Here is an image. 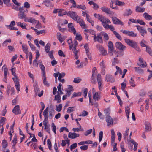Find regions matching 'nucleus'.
Returning <instances> with one entry per match:
<instances>
[{"mask_svg": "<svg viewBox=\"0 0 152 152\" xmlns=\"http://www.w3.org/2000/svg\"><path fill=\"white\" fill-rule=\"evenodd\" d=\"M62 86V85L60 83L59 84V85L57 86L58 90V91H57V92L59 93V94L62 95L63 94V92H62V90H61V87Z\"/></svg>", "mask_w": 152, "mask_h": 152, "instance_id": "39", "label": "nucleus"}, {"mask_svg": "<svg viewBox=\"0 0 152 152\" xmlns=\"http://www.w3.org/2000/svg\"><path fill=\"white\" fill-rule=\"evenodd\" d=\"M93 98L96 101L99 100L100 99L99 94L97 92H95L93 94Z\"/></svg>", "mask_w": 152, "mask_h": 152, "instance_id": "20", "label": "nucleus"}, {"mask_svg": "<svg viewBox=\"0 0 152 152\" xmlns=\"http://www.w3.org/2000/svg\"><path fill=\"white\" fill-rule=\"evenodd\" d=\"M96 47L98 50L100 52L102 55L105 56L107 54V51L105 50L104 48L101 45L99 44L97 45Z\"/></svg>", "mask_w": 152, "mask_h": 152, "instance_id": "10", "label": "nucleus"}, {"mask_svg": "<svg viewBox=\"0 0 152 152\" xmlns=\"http://www.w3.org/2000/svg\"><path fill=\"white\" fill-rule=\"evenodd\" d=\"M57 12L58 13V16H63L66 14V12L62 9H55L53 12V13H56Z\"/></svg>", "mask_w": 152, "mask_h": 152, "instance_id": "7", "label": "nucleus"}, {"mask_svg": "<svg viewBox=\"0 0 152 152\" xmlns=\"http://www.w3.org/2000/svg\"><path fill=\"white\" fill-rule=\"evenodd\" d=\"M42 76L43 77V83L44 85L46 86H49L50 84L47 80L46 77L45 75H43Z\"/></svg>", "mask_w": 152, "mask_h": 152, "instance_id": "34", "label": "nucleus"}, {"mask_svg": "<svg viewBox=\"0 0 152 152\" xmlns=\"http://www.w3.org/2000/svg\"><path fill=\"white\" fill-rule=\"evenodd\" d=\"M101 35V32H100L97 35L96 34L93 36L92 37L94 38V42H98L100 43H103V41Z\"/></svg>", "mask_w": 152, "mask_h": 152, "instance_id": "2", "label": "nucleus"}, {"mask_svg": "<svg viewBox=\"0 0 152 152\" xmlns=\"http://www.w3.org/2000/svg\"><path fill=\"white\" fill-rule=\"evenodd\" d=\"M108 50H113L114 47L113 44L112 42L110 41H109L108 42Z\"/></svg>", "mask_w": 152, "mask_h": 152, "instance_id": "45", "label": "nucleus"}, {"mask_svg": "<svg viewBox=\"0 0 152 152\" xmlns=\"http://www.w3.org/2000/svg\"><path fill=\"white\" fill-rule=\"evenodd\" d=\"M94 16L101 22L102 25L105 29H113V26L112 25H109L108 24L111 23V22L108 18L104 16L96 13L94 14Z\"/></svg>", "mask_w": 152, "mask_h": 152, "instance_id": "1", "label": "nucleus"}, {"mask_svg": "<svg viewBox=\"0 0 152 152\" xmlns=\"http://www.w3.org/2000/svg\"><path fill=\"white\" fill-rule=\"evenodd\" d=\"M22 48L23 52L25 53H28V50L26 45L23 44L22 45Z\"/></svg>", "mask_w": 152, "mask_h": 152, "instance_id": "36", "label": "nucleus"}, {"mask_svg": "<svg viewBox=\"0 0 152 152\" xmlns=\"http://www.w3.org/2000/svg\"><path fill=\"white\" fill-rule=\"evenodd\" d=\"M86 18L87 21L90 23L93 26L94 24V22L91 20V18L88 15H87Z\"/></svg>", "mask_w": 152, "mask_h": 152, "instance_id": "44", "label": "nucleus"}, {"mask_svg": "<svg viewBox=\"0 0 152 152\" xmlns=\"http://www.w3.org/2000/svg\"><path fill=\"white\" fill-rule=\"evenodd\" d=\"M100 65L101 68L104 71V69L105 67V65L104 62L103 60H102V62L100 63Z\"/></svg>", "mask_w": 152, "mask_h": 152, "instance_id": "48", "label": "nucleus"}, {"mask_svg": "<svg viewBox=\"0 0 152 152\" xmlns=\"http://www.w3.org/2000/svg\"><path fill=\"white\" fill-rule=\"evenodd\" d=\"M43 3L47 7H50L51 6V3L50 0H45L43 1Z\"/></svg>", "mask_w": 152, "mask_h": 152, "instance_id": "38", "label": "nucleus"}, {"mask_svg": "<svg viewBox=\"0 0 152 152\" xmlns=\"http://www.w3.org/2000/svg\"><path fill=\"white\" fill-rule=\"evenodd\" d=\"M145 8L144 7H141L138 6L136 7L135 11L137 12H142L145 11Z\"/></svg>", "mask_w": 152, "mask_h": 152, "instance_id": "25", "label": "nucleus"}, {"mask_svg": "<svg viewBox=\"0 0 152 152\" xmlns=\"http://www.w3.org/2000/svg\"><path fill=\"white\" fill-rule=\"evenodd\" d=\"M34 87L35 94L36 95H38L39 97H41L43 94V91H42L41 93H39V89L38 87V85L36 82L34 84Z\"/></svg>", "mask_w": 152, "mask_h": 152, "instance_id": "5", "label": "nucleus"}, {"mask_svg": "<svg viewBox=\"0 0 152 152\" xmlns=\"http://www.w3.org/2000/svg\"><path fill=\"white\" fill-rule=\"evenodd\" d=\"M57 94L56 95L55 97L54 100H56L57 103H59L61 102V94H59V93L57 92Z\"/></svg>", "mask_w": 152, "mask_h": 152, "instance_id": "32", "label": "nucleus"}, {"mask_svg": "<svg viewBox=\"0 0 152 152\" xmlns=\"http://www.w3.org/2000/svg\"><path fill=\"white\" fill-rule=\"evenodd\" d=\"M102 11L107 14H111L112 12L109 10V9L107 7L105 6L101 8Z\"/></svg>", "mask_w": 152, "mask_h": 152, "instance_id": "24", "label": "nucleus"}, {"mask_svg": "<svg viewBox=\"0 0 152 152\" xmlns=\"http://www.w3.org/2000/svg\"><path fill=\"white\" fill-rule=\"evenodd\" d=\"M129 129L127 128L125 133L123 134V137L124 139H126L127 136L128 135V133L129 132Z\"/></svg>", "mask_w": 152, "mask_h": 152, "instance_id": "55", "label": "nucleus"}, {"mask_svg": "<svg viewBox=\"0 0 152 152\" xmlns=\"http://www.w3.org/2000/svg\"><path fill=\"white\" fill-rule=\"evenodd\" d=\"M115 45L116 48L118 49L121 51L124 50L126 48V47L121 43L119 42H116Z\"/></svg>", "mask_w": 152, "mask_h": 152, "instance_id": "11", "label": "nucleus"}, {"mask_svg": "<svg viewBox=\"0 0 152 152\" xmlns=\"http://www.w3.org/2000/svg\"><path fill=\"white\" fill-rule=\"evenodd\" d=\"M129 82L132 87H134L136 86V85L132 77H131L130 80H129Z\"/></svg>", "mask_w": 152, "mask_h": 152, "instance_id": "43", "label": "nucleus"}, {"mask_svg": "<svg viewBox=\"0 0 152 152\" xmlns=\"http://www.w3.org/2000/svg\"><path fill=\"white\" fill-rule=\"evenodd\" d=\"M2 145L3 148L2 149V151L3 152L5 151V148L7 146V142L5 140H3L2 142Z\"/></svg>", "mask_w": 152, "mask_h": 152, "instance_id": "28", "label": "nucleus"}, {"mask_svg": "<svg viewBox=\"0 0 152 152\" xmlns=\"http://www.w3.org/2000/svg\"><path fill=\"white\" fill-rule=\"evenodd\" d=\"M146 42L145 40H142V41L140 43V45L141 46L143 47H146H146H148L145 44V43Z\"/></svg>", "mask_w": 152, "mask_h": 152, "instance_id": "62", "label": "nucleus"}, {"mask_svg": "<svg viewBox=\"0 0 152 152\" xmlns=\"http://www.w3.org/2000/svg\"><path fill=\"white\" fill-rule=\"evenodd\" d=\"M121 31L124 34H125L128 36L132 37H135L137 36V33H134L133 31H129L127 30H121Z\"/></svg>", "mask_w": 152, "mask_h": 152, "instance_id": "9", "label": "nucleus"}, {"mask_svg": "<svg viewBox=\"0 0 152 152\" xmlns=\"http://www.w3.org/2000/svg\"><path fill=\"white\" fill-rule=\"evenodd\" d=\"M81 80L80 78L77 77L74 78L73 82L76 83H80Z\"/></svg>", "mask_w": 152, "mask_h": 152, "instance_id": "57", "label": "nucleus"}, {"mask_svg": "<svg viewBox=\"0 0 152 152\" xmlns=\"http://www.w3.org/2000/svg\"><path fill=\"white\" fill-rule=\"evenodd\" d=\"M130 142L134 145V151H136L137 147V143L133 140L132 139L130 140Z\"/></svg>", "mask_w": 152, "mask_h": 152, "instance_id": "46", "label": "nucleus"}, {"mask_svg": "<svg viewBox=\"0 0 152 152\" xmlns=\"http://www.w3.org/2000/svg\"><path fill=\"white\" fill-rule=\"evenodd\" d=\"M146 51L150 55L152 56V50L151 48L148 47H146Z\"/></svg>", "mask_w": 152, "mask_h": 152, "instance_id": "52", "label": "nucleus"}, {"mask_svg": "<svg viewBox=\"0 0 152 152\" xmlns=\"http://www.w3.org/2000/svg\"><path fill=\"white\" fill-rule=\"evenodd\" d=\"M76 35L75 39L79 41H80L82 39V37L81 36L80 33L79 32L76 33L75 35Z\"/></svg>", "mask_w": 152, "mask_h": 152, "instance_id": "35", "label": "nucleus"}, {"mask_svg": "<svg viewBox=\"0 0 152 152\" xmlns=\"http://www.w3.org/2000/svg\"><path fill=\"white\" fill-rule=\"evenodd\" d=\"M74 107H69L67 110L66 112L68 113H70L74 111Z\"/></svg>", "mask_w": 152, "mask_h": 152, "instance_id": "56", "label": "nucleus"}, {"mask_svg": "<svg viewBox=\"0 0 152 152\" xmlns=\"http://www.w3.org/2000/svg\"><path fill=\"white\" fill-rule=\"evenodd\" d=\"M40 104H41V106H42V108L40 110V115H39V116H40V118L41 119H42V115H41V114L42 113V112L43 110L45 108V105L44 103L43 102H40Z\"/></svg>", "mask_w": 152, "mask_h": 152, "instance_id": "41", "label": "nucleus"}, {"mask_svg": "<svg viewBox=\"0 0 152 152\" xmlns=\"http://www.w3.org/2000/svg\"><path fill=\"white\" fill-rule=\"evenodd\" d=\"M113 145V150L114 151H115L117 150V148L116 147L117 143L114 142L113 143H111Z\"/></svg>", "mask_w": 152, "mask_h": 152, "instance_id": "63", "label": "nucleus"}, {"mask_svg": "<svg viewBox=\"0 0 152 152\" xmlns=\"http://www.w3.org/2000/svg\"><path fill=\"white\" fill-rule=\"evenodd\" d=\"M145 129L146 131H150L151 130V125L149 122L145 121Z\"/></svg>", "mask_w": 152, "mask_h": 152, "instance_id": "26", "label": "nucleus"}, {"mask_svg": "<svg viewBox=\"0 0 152 152\" xmlns=\"http://www.w3.org/2000/svg\"><path fill=\"white\" fill-rule=\"evenodd\" d=\"M125 41L127 44L129 46L135 48L137 46L136 42L129 39H125Z\"/></svg>", "mask_w": 152, "mask_h": 152, "instance_id": "3", "label": "nucleus"}, {"mask_svg": "<svg viewBox=\"0 0 152 152\" xmlns=\"http://www.w3.org/2000/svg\"><path fill=\"white\" fill-rule=\"evenodd\" d=\"M74 46H73L74 48L72 49L75 55H76L77 54L78 51L76 49V47L78 45V42L76 40H74Z\"/></svg>", "mask_w": 152, "mask_h": 152, "instance_id": "17", "label": "nucleus"}, {"mask_svg": "<svg viewBox=\"0 0 152 152\" xmlns=\"http://www.w3.org/2000/svg\"><path fill=\"white\" fill-rule=\"evenodd\" d=\"M51 124L52 130L55 134H56V127L53 123H52Z\"/></svg>", "mask_w": 152, "mask_h": 152, "instance_id": "61", "label": "nucleus"}, {"mask_svg": "<svg viewBox=\"0 0 152 152\" xmlns=\"http://www.w3.org/2000/svg\"><path fill=\"white\" fill-rule=\"evenodd\" d=\"M13 80L15 82V85L19 84L18 79L17 75H16V77H14L13 78Z\"/></svg>", "mask_w": 152, "mask_h": 152, "instance_id": "53", "label": "nucleus"}, {"mask_svg": "<svg viewBox=\"0 0 152 152\" xmlns=\"http://www.w3.org/2000/svg\"><path fill=\"white\" fill-rule=\"evenodd\" d=\"M103 132L102 131H100L99 134V141L101 142L103 137Z\"/></svg>", "mask_w": 152, "mask_h": 152, "instance_id": "60", "label": "nucleus"}, {"mask_svg": "<svg viewBox=\"0 0 152 152\" xmlns=\"http://www.w3.org/2000/svg\"><path fill=\"white\" fill-rule=\"evenodd\" d=\"M97 80L98 82L99 89L100 91H101L103 88V82L101 78V76L100 74H99L98 75Z\"/></svg>", "mask_w": 152, "mask_h": 152, "instance_id": "6", "label": "nucleus"}, {"mask_svg": "<svg viewBox=\"0 0 152 152\" xmlns=\"http://www.w3.org/2000/svg\"><path fill=\"white\" fill-rule=\"evenodd\" d=\"M69 90H67L66 91V95L68 96H69L71 94V92L72 91V87L71 86H69V87L68 88Z\"/></svg>", "mask_w": 152, "mask_h": 152, "instance_id": "40", "label": "nucleus"}, {"mask_svg": "<svg viewBox=\"0 0 152 152\" xmlns=\"http://www.w3.org/2000/svg\"><path fill=\"white\" fill-rule=\"evenodd\" d=\"M111 18L112 22L114 24H120L121 25H123V23L120 20L117 19L116 17L113 16Z\"/></svg>", "mask_w": 152, "mask_h": 152, "instance_id": "12", "label": "nucleus"}, {"mask_svg": "<svg viewBox=\"0 0 152 152\" xmlns=\"http://www.w3.org/2000/svg\"><path fill=\"white\" fill-rule=\"evenodd\" d=\"M67 42L68 44L69 45V49L70 50H71L72 49V48L73 47V46H74V43L72 44V40L71 38L68 39V40Z\"/></svg>", "mask_w": 152, "mask_h": 152, "instance_id": "42", "label": "nucleus"}, {"mask_svg": "<svg viewBox=\"0 0 152 152\" xmlns=\"http://www.w3.org/2000/svg\"><path fill=\"white\" fill-rule=\"evenodd\" d=\"M66 14L74 20L76 21L80 17L77 15L76 12H74L69 11Z\"/></svg>", "mask_w": 152, "mask_h": 152, "instance_id": "4", "label": "nucleus"}, {"mask_svg": "<svg viewBox=\"0 0 152 152\" xmlns=\"http://www.w3.org/2000/svg\"><path fill=\"white\" fill-rule=\"evenodd\" d=\"M77 8L81 9L83 10H85L86 9V7L84 5H78L77 6Z\"/></svg>", "mask_w": 152, "mask_h": 152, "instance_id": "58", "label": "nucleus"}, {"mask_svg": "<svg viewBox=\"0 0 152 152\" xmlns=\"http://www.w3.org/2000/svg\"><path fill=\"white\" fill-rule=\"evenodd\" d=\"M115 29V28L113 27V29L112 30H110L111 31L113 32V33L114 34L115 36L118 39H119L120 40H122V38L120 36V35L116 31H114V30Z\"/></svg>", "mask_w": 152, "mask_h": 152, "instance_id": "23", "label": "nucleus"}, {"mask_svg": "<svg viewBox=\"0 0 152 152\" xmlns=\"http://www.w3.org/2000/svg\"><path fill=\"white\" fill-rule=\"evenodd\" d=\"M12 112L15 114L18 115L21 113V111L20 110L19 105L15 106L13 109Z\"/></svg>", "mask_w": 152, "mask_h": 152, "instance_id": "14", "label": "nucleus"}, {"mask_svg": "<svg viewBox=\"0 0 152 152\" xmlns=\"http://www.w3.org/2000/svg\"><path fill=\"white\" fill-rule=\"evenodd\" d=\"M143 17L147 20H150L152 19V15H149L147 13L145 12L143 14Z\"/></svg>", "mask_w": 152, "mask_h": 152, "instance_id": "21", "label": "nucleus"}, {"mask_svg": "<svg viewBox=\"0 0 152 152\" xmlns=\"http://www.w3.org/2000/svg\"><path fill=\"white\" fill-rule=\"evenodd\" d=\"M68 26L69 31L72 32L74 35H75L76 31L74 28L73 24L71 23H69L68 24Z\"/></svg>", "mask_w": 152, "mask_h": 152, "instance_id": "13", "label": "nucleus"}, {"mask_svg": "<svg viewBox=\"0 0 152 152\" xmlns=\"http://www.w3.org/2000/svg\"><path fill=\"white\" fill-rule=\"evenodd\" d=\"M16 23L18 26H20L23 28H26V25H23V24L21 22H17Z\"/></svg>", "mask_w": 152, "mask_h": 152, "instance_id": "50", "label": "nucleus"}, {"mask_svg": "<svg viewBox=\"0 0 152 152\" xmlns=\"http://www.w3.org/2000/svg\"><path fill=\"white\" fill-rule=\"evenodd\" d=\"M132 13V11L130 9H128L126 10L124 14V16H128L131 15Z\"/></svg>", "mask_w": 152, "mask_h": 152, "instance_id": "27", "label": "nucleus"}, {"mask_svg": "<svg viewBox=\"0 0 152 152\" xmlns=\"http://www.w3.org/2000/svg\"><path fill=\"white\" fill-rule=\"evenodd\" d=\"M78 18V19L77 20L76 22L79 23L81 27L83 28H87V26H86V24L83 21V20L80 17Z\"/></svg>", "mask_w": 152, "mask_h": 152, "instance_id": "15", "label": "nucleus"}, {"mask_svg": "<svg viewBox=\"0 0 152 152\" xmlns=\"http://www.w3.org/2000/svg\"><path fill=\"white\" fill-rule=\"evenodd\" d=\"M50 44L49 43H48L46 45L45 48V50L47 53H48L49 52L50 50Z\"/></svg>", "mask_w": 152, "mask_h": 152, "instance_id": "37", "label": "nucleus"}, {"mask_svg": "<svg viewBox=\"0 0 152 152\" xmlns=\"http://www.w3.org/2000/svg\"><path fill=\"white\" fill-rule=\"evenodd\" d=\"M25 22H28L32 23H36L37 21L35 19H34L33 18H31L29 19L27 18L26 19L24 20Z\"/></svg>", "mask_w": 152, "mask_h": 152, "instance_id": "33", "label": "nucleus"}, {"mask_svg": "<svg viewBox=\"0 0 152 152\" xmlns=\"http://www.w3.org/2000/svg\"><path fill=\"white\" fill-rule=\"evenodd\" d=\"M43 115L45 119H48V107H47L44 110Z\"/></svg>", "mask_w": 152, "mask_h": 152, "instance_id": "30", "label": "nucleus"}, {"mask_svg": "<svg viewBox=\"0 0 152 152\" xmlns=\"http://www.w3.org/2000/svg\"><path fill=\"white\" fill-rule=\"evenodd\" d=\"M106 122L108 123L107 125L109 126L113 124V120L111 117L109 115L107 116L106 117Z\"/></svg>", "mask_w": 152, "mask_h": 152, "instance_id": "19", "label": "nucleus"}, {"mask_svg": "<svg viewBox=\"0 0 152 152\" xmlns=\"http://www.w3.org/2000/svg\"><path fill=\"white\" fill-rule=\"evenodd\" d=\"M56 110L58 112H60L62 109V104H60L58 106L56 105Z\"/></svg>", "mask_w": 152, "mask_h": 152, "instance_id": "49", "label": "nucleus"}, {"mask_svg": "<svg viewBox=\"0 0 152 152\" xmlns=\"http://www.w3.org/2000/svg\"><path fill=\"white\" fill-rule=\"evenodd\" d=\"M29 60L30 61V64L31 65L32 63V53L31 52L29 53Z\"/></svg>", "mask_w": 152, "mask_h": 152, "instance_id": "59", "label": "nucleus"}, {"mask_svg": "<svg viewBox=\"0 0 152 152\" xmlns=\"http://www.w3.org/2000/svg\"><path fill=\"white\" fill-rule=\"evenodd\" d=\"M42 71V75H45V67L43 65L40 66Z\"/></svg>", "mask_w": 152, "mask_h": 152, "instance_id": "51", "label": "nucleus"}, {"mask_svg": "<svg viewBox=\"0 0 152 152\" xmlns=\"http://www.w3.org/2000/svg\"><path fill=\"white\" fill-rule=\"evenodd\" d=\"M105 81L111 83H113L115 81V80L113 77L109 74L107 75L106 76Z\"/></svg>", "mask_w": 152, "mask_h": 152, "instance_id": "16", "label": "nucleus"}, {"mask_svg": "<svg viewBox=\"0 0 152 152\" xmlns=\"http://www.w3.org/2000/svg\"><path fill=\"white\" fill-rule=\"evenodd\" d=\"M84 48L85 49V50L86 51V53H88L89 52V48L88 46V45L87 44H86L84 46Z\"/></svg>", "mask_w": 152, "mask_h": 152, "instance_id": "64", "label": "nucleus"}, {"mask_svg": "<svg viewBox=\"0 0 152 152\" xmlns=\"http://www.w3.org/2000/svg\"><path fill=\"white\" fill-rule=\"evenodd\" d=\"M47 143L48 147L50 150H51V148L52 146L51 142L50 139H48L47 140Z\"/></svg>", "mask_w": 152, "mask_h": 152, "instance_id": "54", "label": "nucleus"}, {"mask_svg": "<svg viewBox=\"0 0 152 152\" xmlns=\"http://www.w3.org/2000/svg\"><path fill=\"white\" fill-rule=\"evenodd\" d=\"M80 135L79 134H77L75 132H69L68 134V137L71 139H75L78 137Z\"/></svg>", "mask_w": 152, "mask_h": 152, "instance_id": "18", "label": "nucleus"}, {"mask_svg": "<svg viewBox=\"0 0 152 152\" xmlns=\"http://www.w3.org/2000/svg\"><path fill=\"white\" fill-rule=\"evenodd\" d=\"M115 1V4L116 5L120 6H122L125 5V3L123 2L119 1L118 0H113Z\"/></svg>", "mask_w": 152, "mask_h": 152, "instance_id": "31", "label": "nucleus"}, {"mask_svg": "<svg viewBox=\"0 0 152 152\" xmlns=\"http://www.w3.org/2000/svg\"><path fill=\"white\" fill-rule=\"evenodd\" d=\"M17 137L16 136H15L14 137L13 140L12 141V142L13 144L12 147L13 148H15V144L17 143Z\"/></svg>", "mask_w": 152, "mask_h": 152, "instance_id": "47", "label": "nucleus"}, {"mask_svg": "<svg viewBox=\"0 0 152 152\" xmlns=\"http://www.w3.org/2000/svg\"><path fill=\"white\" fill-rule=\"evenodd\" d=\"M18 18L20 19H24V20L26 19L27 17L25 14L24 12H19L18 14Z\"/></svg>", "mask_w": 152, "mask_h": 152, "instance_id": "22", "label": "nucleus"}, {"mask_svg": "<svg viewBox=\"0 0 152 152\" xmlns=\"http://www.w3.org/2000/svg\"><path fill=\"white\" fill-rule=\"evenodd\" d=\"M101 34L102 35L103 37L104 40V41H106L109 40V36L107 33L104 32H101Z\"/></svg>", "mask_w": 152, "mask_h": 152, "instance_id": "29", "label": "nucleus"}, {"mask_svg": "<svg viewBox=\"0 0 152 152\" xmlns=\"http://www.w3.org/2000/svg\"><path fill=\"white\" fill-rule=\"evenodd\" d=\"M135 26L137 27V30L142 36L144 37L145 34L147 33V31L143 27H141L139 25Z\"/></svg>", "mask_w": 152, "mask_h": 152, "instance_id": "8", "label": "nucleus"}]
</instances>
